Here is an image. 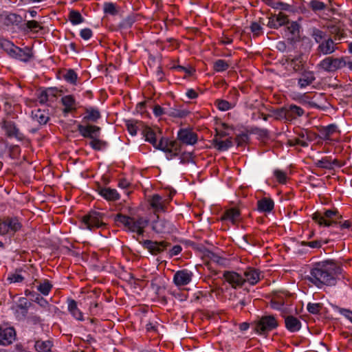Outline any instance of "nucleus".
<instances>
[{
	"instance_id": "obj_53",
	"label": "nucleus",
	"mask_w": 352,
	"mask_h": 352,
	"mask_svg": "<svg viewBox=\"0 0 352 352\" xmlns=\"http://www.w3.org/2000/svg\"><path fill=\"white\" fill-rule=\"evenodd\" d=\"M287 144L290 146H294L296 145H300L302 147L308 146V144L305 142L304 140H301L299 136L293 139H289L287 141Z\"/></svg>"
},
{
	"instance_id": "obj_33",
	"label": "nucleus",
	"mask_w": 352,
	"mask_h": 352,
	"mask_svg": "<svg viewBox=\"0 0 352 352\" xmlns=\"http://www.w3.org/2000/svg\"><path fill=\"white\" fill-rule=\"evenodd\" d=\"M189 113V111L178 109L177 107H168L167 108V111H166V115L172 118H185L188 116Z\"/></svg>"
},
{
	"instance_id": "obj_31",
	"label": "nucleus",
	"mask_w": 352,
	"mask_h": 352,
	"mask_svg": "<svg viewBox=\"0 0 352 352\" xmlns=\"http://www.w3.org/2000/svg\"><path fill=\"white\" fill-rule=\"evenodd\" d=\"M53 343L51 340H38L35 342L34 348L37 352H52Z\"/></svg>"
},
{
	"instance_id": "obj_10",
	"label": "nucleus",
	"mask_w": 352,
	"mask_h": 352,
	"mask_svg": "<svg viewBox=\"0 0 352 352\" xmlns=\"http://www.w3.org/2000/svg\"><path fill=\"white\" fill-rule=\"evenodd\" d=\"M104 214L92 211L82 219V222L87 228L92 230L104 226L105 224L102 222Z\"/></svg>"
},
{
	"instance_id": "obj_58",
	"label": "nucleus",
	"mask_w": 352,
	"mask_h": 352,
	"mask_svg": "<svg viewBox=\"0 0 352 352\" xmlns=\"http://www.w3.org/2000/svg\"><path fill=\"white\" fill-rule=\"evenodd\" d=\"M300 25L297 22L293 21L288 26V31L293 35H296L299 33Z\"/></svg>"
},
{
	"instance_id": "obj_46",
	"label": "nucleus",
	"mask_w": 352,
	"mask_h": 352,
	"mask_svg": "<svg viewBox=\"0 0 352 352\" xmlns=\"http://www.w3.org/2000/svg\"><path fill=\"white\" fill-rule=\"evenodd\" d=\"M315 164L318 168L331 170V164L330 163L329 157H324L321 160L316 161Z\"/></svg>"
},
{
	"instance_id": "obj_6",
	"label": "nucleus",
	"mask_w": 352,
	"mask_h": 352,
	"mask_svg": "<svg viewBox=\"0 0 352 352\" xmlns=\"http://www.w3.org/2000/svg\"><path fill=\"white\" fill-rule=\"evenodd\" d=\"M22 228V222L16 217H6L0 219V235H14Z\"/></svg>"
},
{
	"instance_id": "obj_48",
	"label": "nucleus",
	"mask_w": 352,
	"mask_h": 352,
	"mask_svg": "<svg viewBox=\"0 0 352 352\" xmlns=\"http://www.w3.org/2000/svg\"><path fill=\"white\" fill-rule=\"evenodd\" d=\"M298 136L301 140H304L305 142L308 144V142L314 140L315 133L307 130H304L298 133Z\"/></svg>"
},
{
	"instance_id": "obj_42",
	"label": "nucleus",
	"mask_w": 352,
	"mask_h": 352,
	"mask_svg": "<svg viewBox=\"0 0 352 352\" xmlns=\"http://www.w3.org/2000/svg\"><path fill=\"white\" fill-rule=\"evenodd\" d=\"M168 153L170 154V156H168V158H172L173 157L178 155L181 148L177 141H171L168 143Z\"/></svg>"
},
{
	"instance_id": "obj_64",
	"label": "nucleus",
	"mask_w": 352,
	"mask_h": 352,
	"mask_svg": "<svg viewBox=\"0 0 352 352\" xmlns=\"http://www.w3.org/2000/svg\"><path fill=\"white\" fill-rule=\"evenodd\" d=\"M10 283H20L23 281V277L19 274H12L8 277Z\"/></svg>"
},
{
	"instance_id": "obj_55",
	"label": "nucleus",
	"mask_w": 352,
	"mask_h": 352,
	"mask_svg": "<svg viewBox=\"0 0 352 352\" xmlns=\"http://www.w3.org/2000/svg\"><path fill=\"white\" fill-rule=\"evenodd\" d=\"M322 240H316L313 241H302L301 245L308 246L311 248H320L322 246Z\"/></svg>"
},
{
	"instance_id": "obj_27",
	"label": "nucleus",
	"mask_w": 352,
	"mask_h": 352,
	"mask_svg": "<svg viewBox=\"0 0 352 352\" xmlns=\"http://www.w3.org/2000/svg\"><path fill=\"white\" fill-rule=\"evenodd\" d=\"M316 78L314 72L310 71H305L301 74V77L298 79V84L300 88H305L310 85Z\"/></svg>"
},
{
	"instance_id": "obj_5",
	"label": "nucleus",
	"mask_w": 352,
	"mask_h": 352,
	"mask_svg": "<svg viewBox=\"0 0 352 352\" xmlns=\"http://www.w3.org/2000/svg\"><path fill=\"white\" fill-rule=\"evenodd\" d=\"M1 45L3 50L13 58L28 62L32 57V50L28 47L20 48L8 41H2Z\"/></svg>"
},
{
	"instance_id": "obj_9",
	"label": "nucleus",
	"mask_w": 352,
	"mask_h": 352,
	"mask_svg": "<svg viewBox=\"0 0 352 352\" xmlns=\"http://www.w3.org/2000/svg\"><path fill=\"white\" fill-rule=\"evenodd\" d=\"M171 199L170 194L168 197H162L158 194L153 195L149 199V204L153 210V213L157 215L159 212H166L167 206Z\"/></svg>"
},
{
	"instance_id": "obj_59",
	"label": "nucleus",
	"mask_w": 352,
	"mask_h": 352,
	"mask_svg": "<svg viewBox=\"0 0 352 352\" xmlns=\"http://www.w3.org/2000/svg\"><path fill=\"white\" fill-rule=\"evenodd\" d=\"M32 300L37 302L41 307L43 308H46L49 306L48 302L38 294L32 298Z\"/></svg>"
},
{
	"instance_id": "obj_44",
	"label": "nucleus",
	"mask_w": 352,
	"mask_h": 352,
	"mask_svg": "<svg viewBox=\"0 0 352 352\" xmlns=\"http://www.w3.org/2000/svg\"><path fill=\"white\" fill-rule=\"evenodd\" d=\"M272 117L274 118L276 120H284L287 122V112L285 109V107L274 109L272 111Z\"/></svg>"
},
{
	"instance_id": "obj_17",
	"label": "nucleus",
	"mask_w": 352,
	"mask_h": 352,
	"mask_svg": "<svg viewBox=\"0 0 352 352\" xmlns=\"http://www.w3.org/2000/svg\"><path fill=\"white\" fill-rule=\"evenodd\" d=\"M178 139L185 144L193 145L197 141V135L191 130L187 129H182L178 131Z\"/></svg>"
},
{
	"instance_id": "obj_56",
	"label": "nucleus",
	"mask_w": 352,
	"mask_h": 352,
	"mask_svg": "<svg viewBox=\"0 0 352 352\" xmlns=\"http://www.w3.org/2000/svg\"><path fill=\"white\" fill-rule=\"evenodd\" d=\"M26 27L28 30H34L35 32H37L38 30H41L42 28L38 22L34 20L27 21Z\"/></svg>"
},
{
	"instance_id": "obj_30",
	"label": "nucleus",
	"mask_w": 352,
	"mask_h": 352,
	"mask_svg": "<svg viewBox=\"0 0 352 352\" xmlns=\"http://www.w3.org/2000/svg\"><path fill=\"white\" fill-rule=\"evenodd\" d=\"M274 201L267 197H264L257 202V208L260 212H270L274 208Z\"/></svg>"
},
{
	"instance_id": "obj_60",
	"label": "nucleus",
	"mask_w": 352,
	"mask_h": 352,
	"mask_svg": "<svg viewBox=\"0 0 352 352\" xmlns=\"http://www.w3.org/2000/svg\"><path fill=\"white\" fill-rule=\"evenodd\" d=\"M30 303L28 302L25 298H21L20 300L19 304L17 305V307L20 309L23 310V314L25 315L28 312V308L29 307Z\"/></svg>"
},
{
	"instance_id": "obj_29",
	"label": "nucleus",
	"mask_w": 352,
	"mask_h": 352,
	"mask_svg": "<svg viewBox=\"0 0 352 352\" xmlns=\"http://www.w3.org/2000/svg\"><path fill=\"white\" fill-rule=\"evenodd\" d=\"M100 195L108 201H116L120 199L117 190L110 188H102L99 190Z\"/></svg>"
},
{
	"instance_id": "obj_51",
	"label": "nucleus",
	"mask_w": 352,
	"mask_h": 352,
	"mask_svg": "<svg viewBox=\"0 0 352 352\" xmlns=\"http://www.w3.org/2000/svg\"><path fill=\"white\" fill-rule=\"evenodd\" d=\"M274 175L280 184L286 183L287 177L285 172L277 169L274 170Z\"/></svg>"
},
{
	"instance_id": "obj_11",
	"label": "nucleus",
	"mask_w": 352,
	"mask_h": 352,
	"mask_svg": "<svg viewBox=\"0 0 352 352\" xmlns=\"http://www.w3.org/2000/svg\"><path fill=\"white\" fill-rule=\"evenodd\" d=\"M1 126L8 138H14L19 141L24 140V135L20 131L14 122L10 120H3L1 123Z\"/></svg>"
},
{
	"instance_id": "obj_25",
	"label": "nucleus",
	"mask_w": 352,
	"mask_h": 352,
	"mask_svg": "<svg viewBox=\"0 0 352 352\" xmlns=\"http://www.w3.org/2000/svg\"><path fill=\"white\" fill-rule=\"evenodd\" d=\"M285 327L290 332H296L300 329L301 322L293 316H287L285 318Z\"/></svg>"
},
{
	"instance_id": "obj_36",
	"label": "nucleus",
	"mask_w": 352,
	"mask_h": 352,
	"mask_svg": "<svg viewBox=\"0 0 352 352\" xmlns=\"http://www.w3.org/2000/svg\"><path fill=\"white\" fill-rule=\"evenodd\" d=\"M330 34L332 38L336 42H338L344 37V32L339 26L331 25L328 26Z\"/></svg>"
},
{
	"instance_id": "obj_12",
	"label": "nucleus",
	"mask_w": 352,
	"mask_h": 352,
	"mask_svg": "<svg viewBox=\"0 0 352 352\" xmlns=\"http://www.w3.org/2000/svg\"><path fill=\"white\" fill-rule=\"evenodd\" d=\"M156 219L151 223L152 230L158 234L169 233L173 230L172 223L165 219H160L159 215H156Z\"/></svg>"
},
{
	"instance_id": "obj_45",
	"label": "nucleus",
	"mask_w": 352,
	"mask_h": 352,
	"mask_svg": "<svg viewBox=\"0 0 352 352\" xmlns=\"http://www.w3.org/2000/svg\"><path fill=\"white\" fill-rule=\"evenodd\" d=\"M229 67V64L227 61L222 59H219L214 63L213 69L217 72H222L226 71Z\"/></svg>"
},
{
	"instance_id": "obj_7",
	"label": "nucleus",
	"mask_w": 352,
	"mask_h": 352,
	"mask_svg": "<svg viewBox=\"0 0 352 352\" xmlns=\"http://www.w3.org/2000/svg\"><path fill=\"white\" fill-rule=\"evenodd\" d=\"M278 325L277 320L272 315L263 316L252 324L254 329L260 334L271 331L276 329Z\"/></svg>"
},
{
	"instance_id": "obj_35",
	"label": "nucleus",
	"mask_w": 352,
	"mask_h": 352,
	"mask_svg": "<svg viewBox=\"0 0 352 352\" xmlns=\"http://www.w3.org/2000/svg\"><path fill=\"white\" fill-rule=\"evenodd\" d=\"M240 212L238 209L231 208L226 210L222 217L223 220L230 221L235 223L239 219Z\"/></svg>"
},
{
	"instance_id": "obj_21",
	"label": "nucleus",
	"mask_w": 352,
	"mask_h": 352,
	"mask_svg": "<svg viewBox=\"0 0 352 352\" xmlns=\"http://www.w3.org/2000/svg\"><path fill=\"white\" fill-rule=\"evenodd\" d=\"M287 112V122H292L305 113V111L296 104H291L285 107Z\"/></svg>"
},
{
	"instance_id": "obj_16",
	"label": "nucleus",
	"mask_w": 352,
	"mask_h": 352,
	"mask_svg": "<svg viewBox=\"0 0 352 352\" xmlns=\"http://www.w3.org/2000/svg\"><path fill=\"white\" fill-rule=\"evenodd\" d=\"M223 277L234 289L241 287L244 284L243 278L235 272L225 271Z\"/></svg>"
},
{
	"instance_id": "obj_15",
	"label": "nucleus",
	"mask_w": 352,
	"mask_h": 352,
	"mask_svg": "<svg viewBox=\"0 0 352 352\" xmlns=\"http://www.w3.org/2000/svg\"><path fill=\"white\" fill-rule=\"evenodd\" d=\"M78 131L82 137L92 140L99 136L100 127L96 125L78 124Z\"/></svg>"
},
{
	"instance_id": "obj_39",
	"label": "nucleus",
	"mask_w": 352,
	"mask_h": 352,
	"mask_svg": "<svg viewBox=\"0 0 352 352\" xmlns=\"http://www.w3.org/2000/svg\"><path fill=\"white\" fill-rule=\"evenodd\" d=\"M68 18L70 22L74 25L84 22V18L77 10H72L69 13Z\"/></svg>"
},
{
	"instance_id": "obj_22",
	"label": "nucleus",
	"mask_w": 352,
	"mask_h": 352,
	"mask_svg": "<svg viewBox=\"0 0 352 352\" xmlns=\"http://www.w3.org/2000/svg\"><path fill=\"white\" fill-rule=\"evenodd\" d=\"M244 283L248 282L252 285L256 284L261 279L260 272L255 269L249 267L244 272Z\"/></svg>"
},
{
	"instance_id": "obj_57",
	"label": "nucleus",
	"mask_w": 352,
	"mask_h": 352,
	"mask_svg": "<svg viewBox=\"0 0 352 352\" xmlns=\"http://www.w3.org/2000/svg\"><path fill=\"white\" fill-rule=\"evenodd\" d=\"M250 30L254 36H258L262 33V27L256 22L252 23Z\"/></svg>"
},
{
	"instance_id": "obj_8",
	"label": "nucleus",
	"mask_w": 352,
	"mask_h": 352,
	"mask_svg": "<svg viewBox=\"0 0 352 352\" xmlns=\"http://www.w3.org/2000/svg\"><path fill=\"white\" fill-rule=\"evenodd\" d=\"M346 65L344 58H334L327 56L322 60L318 65V67L327 72H334Z\"/></svg>"
},
{
	"instance_id": "obj_14",
	"label": "nucleus",
	"mask_w": 352,
	"mask_h": 352,
	"mask_svg": "<svg viewBox=\"0 0 352 352\" xmlns=\"http://www.w3.org/2000/svg\"><path fill=\"white\" fill-rule=\"evenodd\" d=\"M193 273L188 270L176 272L173 276V283L178 287L187 285L192 280Z\"/></svg>"
},
{
	"instance_id": "obj_38",
	"label": "nucleus",
	"mask_w": 352,
	"mask_h": 352,
	"mask_svg": "<svg viewBox=\"0 0 352 352\" xmlns=\"http://www.w3.org/2000/svg\"><path fill=\"white\" fill-rule=\"evenodd\" d=\"M89 146L95 151H102L107 146V142L98 138H93L89 143Z\"/></svg>"
},
{
	"instance_id": "obj_49",
	"label": "nucleus",
	"mask_w": 352,
	"mask_h": 352,
	"mask_svg": "<svg viewBox=\"0 0 352 352\" xmlns=\"http://www.w3.org/2000/svg\"><path fill=\"white\" fill-rule=\"evenodd\" d=\"M77 74L76 73L72 70V69H69L68 70L65 74H64V79L72 84V85H75L76 82V80H77Z\"/></svg>"
},
{
	"instance_id": "obj_20",
	"label": "nucleus",
	"mask_w": 352,
	"mask_h": 352,
	"mask_svg": "<svg viewBox=\"0 0 352 352\" xmlns=\"http://www.w3.org/2000/svg\"><path fill=\"white\" fill-rule=\"evenodd\" d=\"M85 109V116L82 118V121L85 122H95L100 118V112L97 107H86Z\"/></svg>"
},
{
	"instance_id": "obj_2",
	"label": "nucleus",
	"mask_w": 352,
	"mask_h": 352,
	"mask_svg": "<svg viewBox=\"0 0 352 352\" xmlns=\"http://www.w3.org/2000/svg\"><path fill=\"white\" fill-rule=\"evenodd\" d=\"M312 219L318 225L325 227L339 226L341 230H344L349 228L351 226L349 221H342V215L337 209L327 210L323 214L316 212L313 214Z\"/></svg>"
},
{
	"instance_id": "obj_61",
	"label": "nucleus",
	"mask_w": 352,
	"mask_h": 352,
	"mask_svg": "<svg viewBox=\"0 0 352 352\" xmlns=\"http://www.w3.org/2000/svg\"><path fill=\"white\" fill-rule=\"evenodd\" d=\"M38 100L41 104L46 103L50 100L49 91H42L38 96Z\"/></svg>"
},
{
	"instance_id": "obj_34",
	"label": "nucleus",
	"mask_w": 352,
	"mask_h": 352,
	"mask_svg": "<svg viewBox=\"0 0 352 352\" xmlns=\"http://www.w3.org/2000/svg\"><path fill=\"white\" fill-rule=\"evenodd\" d=\"M32 118L34 121L41 124H45L47 122L49 117L44 111L36 109L32 111Z\"/></svg>"
},
{
	"instance_id": "obj_63",
	"label": "nucleus",
	"mask_w": 352,
	"mask_h": 352,
	"mask_svg": "<svg viewBox=\"0 0 352 352\" xmlns=\"http://www.w3.org/2000/svg\"><path fill=\"white\" fill-rule=\"evenodd\" d=\"M42 322V320L40 316L37 315H30L28 318V322L30 324H40Z\"/></svg>"
},
{
	"instance_id": "obj_43",
	"label": "nucleus",
	"mask_w": 352,
	"mask_h": 352,
	"mask_svg": "<svg viewBox=\"0 0 352 352\" xmlns=\"http://www.w3.org/2000/svg\"><path fill=\"white\" fill-rule=\"evenodd\" d=\"M52 288V285L48 280H44L43 282L39 283V285L37 286L38 291H39L43 295L45 296L49 294Z\"/></svg>"
},
{
	"instance_id": "obj_47",
	"label": "nucleus",
	"mask_w": 352,
	"mask_h": 352,
	"mask_svg": "<svg viewBox=\"0 0 352 352\" xmlns=\"http://www.w3.org/2000/svg\"><path fill=\"white\" fill-rule=\"evenodd\" d=\"M104 12L106 14H109L111 15H116L118 12V10L116 8V6L113 3H105L104 4Z\"/></svg>"
},
{
	"instance_id": "obj_3",
	"label": "nucleus",
	"mask_w": 352,
	"mask_h": 352,
	"mask_svg": "<svg viewBox=\"0 0 352 352\" xmlns=\"http://www.w3.org/2000/svg\"><path fill=\"white\" fill-rule=\"evenodd\" d=\"M315 42L318 44L317 52L320 54L329 55L338 49V42L333 40L331 36H327L326 32L318 28H313L311 34Z\"/></svg>"
},
{
	"instance_id": "obj_26",
	"label": "nucleus",
	"mask_w": 352,
	"mask_h": 352,
	"mask_svg": "<svg viewBox=\"0 0 352 352\" xmlns=\"http://www.w3.org/2000/svg\"><path fill=\"white\" fill-rule=\"evenodd\" d=\"M214 147L219 151H226L232 146V142L230 139L222 140L219 134H217L212 140Z\"/></svg>"
},
{
	"instance_id": "obj_1",
	"label": "nucleus",
	"mask_w": 352,
	"mask_h": 352,
	"mask_svg": "<svg viewBox=\"0 0 352 352\" xmlns=\"http://www.w3.org/2000/svg\"><path fill=\"white\" fill-rule=\"evenodd\" d=\"M342 273L341 267L332 260L315 263L305 279L319 289L324 286H334L338 276Z\"/></svg>"
},
{
	"instance_id": "obj_40",
	"label": "nucleus",
	"mask_w": 352,
	"mask_h": 352,
	"mask_svg": "<svg viewBox=\"0 0 352 352\" xmlns=\"http://www.w3.org/2000/svg\"><path fill=\"white\" fill-rule=\"evenodd\" d=\"M126 126L129 133L131 135H135L137 134L138 130L140 127H142V129L144 127L142 122L134 120L128 121L126 122Z\"/></svg>"
},
{
	"instance_id": "obj_13",
	"label": "nucleus",
	"mask_w": 352,
	"mask_h": 352,
	"mask_svg": "<svg viewBox=\"0 0 352 352\" xmlns=\"http://www.w3.org/2000/svg\"><path fill=\"white\" fill-rule=\"evenodd\" d=\"M142 245L153 255H157L163 252L168 246V243L166 241L157 242L151 240L144 241Z\"/></svg>"
},
{
	"instance_id": "obj_18",
	"label": "nucleus",
	"mask_w": 352,
	"mask_h": 352,
	"mask_svg": "<svg viewBox=\"0 0 352 352\" xmlns=\"http://www.w3.org/2000/svg\"><path fill=\"white\" fill-rule=\"evenodd\" d=\"M288 23L287 16L283 12H279L278 14H273L269 17L267 26L270 28L278 29Z\"/></svg>"
},
{
	"instance_id": "obj_4",
	"label": "nucleus",
	"mask_w": 352,
	"mask_h": 352,
	"mask_svg": "<svg viewBox=\"0 0 352 352\" xmlns=\"http://www.w3.org/2000/svg\"><path fill=\"white\" fill-rule=\"evenodd\" d=\"M114 221L117 223H120L127 230L132 232H135L138 235H143L144 228L148 224V219L143 217H130L122 214H118L114 217Z\"/></svg>"
},
{
	"instance_id": "obj_37",
	"label": "nucleus",
	"mask_w": 352,
	"mask_h": 352,
	"mask_svg": "<svg viewBox=\"0 0 352 352\" xmlns=\"http://www.w3.org/2000/svg\"><path fill=\"white\" fill-rule=\"evenodd\" d=\"M142 135L146 141L150 142L153 146H156V137L155 132L148 126H144L142 129Z\"/></svg>"
},
{
	"instance_id": "obj_52",
	"label": "nucleus",
	"mask_w": 352,
	"mask_h": 352,
	"mask_svg": "<svg viewBox=\"0 0 352 352\" xmlns=\"http://www.w3.org/2000/svg\"><path fill=\"white\" fill-rule=\"evenodd\" d=\"M307 308L309 313L312 314H317L322 309V305L320 303L309 302L307 304Z\"/></svg>"
},
{
	"instance_id": "obj_62",
	"label": "nucleus",
	"mask_w": 352,
	"mask_h": 352,
	"mask_svg": "<svg viewBox=\"0 0 352 352\" xmlns=\"http://www.w3.org/2000/svg\"><path fill=\"white\" fill-rule=\"evenodd\" d=\"M80 35L84 40H88L92 36L93 33L91 29L85 28L81 30Z\"/></svg>"
},
{
	"instance_id": "obj_32",
	"label": "nucleus",
	"mask_w": 352,
	"mask_h": 352,
	"mask_svg": "<svg viewBox=\"0 0 352 352\" xmlns=\"http://www.w3.org/2000/svg\"><path fill=\"white\" fill-rule=\"evenodd\" d=\"M67 305L68 310L74 318L78 320H83L82 314L78 308L76 302L73 299H68Z\"/></svg>"
},
{
	"instance_id": "obj_28",
	"label": "nucleus",
	"mask_w": 352,
	"mask_h": 352,
	"mask_svg": "<svg viewBox=\"0 0 352 352\" xmlns=\"http://www.w3.org/2000/svg\"><path fill=\"white\" fill-rule=\"evenodd\" d=\"M287 64L291 67L295 72H298L302 69L304 61L301 55L297 56L294 58L288 57L286 59Z\"/></svg>"
},
{
	"instance_id": "obj_50",
	"label": "nucleus",
	"mask_w": 352,
	"mask_h": 352,
	"mask_svg": "<svg viewBox=\"0 0 352 352\" xmlns=\"http://www.w3.org/2000/svg\"><path fill=\"white\" fill-rule=\"evenodd\" d=\"M215 103L217 108L223 111H228L232 107V105L229 102L224 100H217Z\"/></svg>"
},
{
	"instance_id": "obj_54",
	"label": "nucleus",
	"mask_w": 352,
	"mask_h": 352,
	"mask_svg": "<svg viewBox=\"0 0 352 352\" xmlns=\"http://www.w3.org/2000/svg\"><path fill=\"white\" fill-rule=\"evenodd\" d=\"M309 5H310L311 8L314 11H319V10H324L327 6L324 3H322L321 1H311L310 2Z\"/></svg>"
},
{
	"instance_id": "obj_41",
	"label": "nucleus",
	"mask_w": 352,
	"mask_h": 352,
	"mask_svg": "<svg viewBox=\"0 0 352 352\" xmlns=\"http://www.w3.org/2000/svg\"><path fill=\"white\" fill-rule=\"evenodd\" d=\"M267 4L276 10H290L292 8V6L289 4L281 1L268 0Z\"/></svg>"
},
{
	"instance_id": "obj_24",
	"label": "nucleus",
	"mask_w": 352,
	"mask_h": 352,
	"mask_svg": "<svg viewBox=\"0 0 352 352\" xmlns=\"http://www.w3.org/2000/svg\"><path fill=\"white\" fill-rule=\"evenodd\" d=\"M321 138L324 140H331V137L336 133H340L338 127L335 124H331L328 126L322 127L320 131Z\"/></svg>"
},
{
	"instance_id": "obj_19",
	"label": "nucleus",
	"mask_w": 352,
	"mask_h": 352,
	"mask_svg": "<svg viewBox=\"0 0 352 352\" xmlns=\"http://www.w3.org/2000/svg\"><path fill=\"white\" fill-rule=\"evenodd\" d=\"M15 331L13 328L2 329L0 327V344L7 345L15 340Z\"/></svg>"
},
{
	"instance_id": "obj_23",
	"label": "nucleus",
	"mask_w": 352,
	"mask_h": 352,
	"mask_svg": "<svg viewBox=\"0 0 352 352\" xmlns=\"http://www.w3.org/2000/svg\"><path fill=\"white\" fill-rule=\"evenodd\" d=\"M61 102L65 107L63 113L65 116L76 109V100L72 95H67L61 98Z\"/></svg>"
}]
</instances>
